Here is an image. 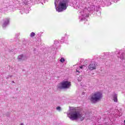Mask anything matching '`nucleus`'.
<instances>
[{"label": "nucleus", "mask_w": 125, "mask_h": 125, "mask_svg": "<svg viewBox=\"0 0 125 125\" xmlns=\"http://www.w3.org/2000/svg\"><path fill=\"white\" fill-rule=\"evenodd\" d=\"M61 41H64V38H63V37H62V38Z\"/></svg>", "instance_id": "19"}, {"label": "nucleus", "mask_w": 125, "mask_h": 125, "mask_svg": "<svg viewBox=\"0 0 125 125\" xmlns=\"http://www.w3.org/2000/svg\"><path fill=\"white\" fill-rule=\"evenodd\" d=\"M97 68V63L94 61V60H92L91 61L90 64L88 66V69L89 71H93Z\"/></svg>", "instance_id": "6"}, {"label": "nucleus", "mask_w": 125, "mask_h": 125, "mask_svg": "<svg viewBox=\"0 0 125 125\" xmlns=\"http://www.w3.org/2000/svg\"><path fill=\"white\" fill-rule=\"evenodd\" d=\"M102 93L100 92H96L93 94L91 97L90 101L92 103H96L102 98Z\"/></svg>", "instance_id": "4"}, {"label": "nucleus", "mask_w": 125, "mask_h": 125, "mask_svg": "<svg viewBox=\"0 0 125 125\" xmlns=\"http://www.w3.org/2000/svg\"><path fill=\"white\" fill-rule=\"evenodd\" d=\"M23 3H24L23 5H24V4H25V5H26V4H27L28 2H27V1H23Z\"/></svg>", "instance_id": "17"}, {"label": "nucleus", "mask_w": 125, "mask_h": 125, "mask_svg": "<svg viewBox=\"0 0 125 125\" xmlns=\"http://www.w3.org/2000/svg\"><path fill=\"white\" fill-rule=\"evenodd\" d=\"M113 101L114 102H118V95L117 94H115L113 96Z\"/></svg>", "instance_id": "12"}, {"label": "nucleus", "mask_w": 125, "mask_h": 125, "mask_svg": "<svg viewBox=\"0 0 125 125\" xmlns=\"http://www.w3.org/2000/svg\"><path fill=\"white\" fill-rule=\"evenodd\" d=\"M36 34H35V33H34V32H32L31 33V34H30V37H31V38H33V37H35V35Z\"/></svg>", "instance_id": "15"}, {"label": "nucleus", "mask_w": 125, "mask_h": 125, "mask_svg": "<svg viewBox=\"0 0 125 125\" xmlns=\"http://www.w3.org/2000/svg\"><path fill=\"white\" fill-rule=\"evenodd\" d=\"M90 11H95V6L94 5H90L88 8H85L80 12L79 19H80V21H85V19L88 17Z\"/></svg>", "instance_id": "2"}, {"label": "nucleus", "mask_w": 125, "mask_h": 125, "mask_svg": "<svg viewBox=\"0 0 125 125\" xmlns=\"http://www.w3.org/2000/svg\"><path fill=\"white\" fill-rule=\"evenodd\" d=\"M125 56V53L123 51H120L119 52V55H118V58H120L121 60H124V57Z\"/></svg>", "instance_id": "9"}, {"label": "nucleus", "mask_w": 125, "mask_h": 125, "mask_svg": "<svg viewBox=\"0 0 125 125\" xmlns=\"http://www.w3.org/2000/svg\"><path fill=\"white\" fill-rule=\"evenodd\" d=\"M85 67V65H81V66H79V68H77L76 69V72H78V73H81V72H82V70H81L83 69Z\"/></svg>", "instance_id": "10"}, {"label": "nucleus", "mask_w": 125, "mask_h": 125, "mask_svg": "<svg viewBox=\"0 0 125 125\" xmlns=\"http://www.w3.org/2000/svg\"><path fill=\"white\" fill-rule=\"evenodd\" d=\"M9 78V77H6V79H8Z\"/></svg>", "instance_id": "21"}, {"label": "nucleus", "mask_w": 125, "mask_h": 125, "mask_svg": "<svg viewBox=\"0 0 125 125\" xmlns=\"http://www.w3.org/2000/svg\"><path fill=\"white\" fill-rule=\"evenodd\" d=\"M9 77H10V78H11L12 77V75H10L9 76Z\"/></svg>", "instance_id": "20"}, {"label": "nucleus", "mask_w": 125, "mask_h": 125, "mask_svg": "<svg viewBox=\"0 0 125 125\" xmlns=\"http://www.w3.org/2000/svg\"><path fill=\"white\" fill-rule=\"evenodd\" d=\"M70 86L71 83L68 81L62 82L60 84H58L57 86L58 89H66L69 88Z\"/></svg>", "instance_id": "5"}, {"label": "nucleus", "mask_w": 125, "mask_h": 125, "mask_svg": "<svg viewBox=\"0 0 125 125\" xmlns=\"http://www.w3.org/2000/svg\"><path fill=\"white\" fill-rule=\"evenodd\" d=\"M95 11H96V14L98 15V16L101 15V11H100V7L99 6L95 7Z\"/></svg>", "instance_id": "7"}, {"label": "nucleus", "mask_w": 125, "mask_h": 125, "mask_svg": "<svg viewBox=\"0 0 125 125\" xmlns=\"http://www.w3.org/2000/svg\"><path fill=\"white\" fill-rule=\"evenodd\" d=\"M60 61L61 63H64V62H65V59H64V58H62Z\"/></svg>", "instance_id": "14"}, {"label": "nucleus", "mask_w": 125, "mask_h": 125, "mask_svg": "<svg viewBox=\"0 0 125 125\" xmlns=\"http://www.w3.org/2000/svg\"><path fill=\"white\" fill-rule=\"evenodd\" d=\"M9 24V19L7 18L4 20V22L3 23L2 27L3 28H5L7 25Z\"/></svg>", "instance_id": "8"}, {"label": "nucleus", "mask_w": 125, "mask_h": 125, "mask_svg": "<svg viewBox=\"0 0 125 125\" xmlns=\"http://www.w3.org/2000/svg\"><path fill=\"white\" fill-rule=\"evenodd\" d=\"M24 59L25 56H24L23 55H21L18 57V60H19V61H23V60H24Z\"/></svg>", "instance_id": "11"}, {"label": "nucleus", "mask_w": 125, "mask_h": 125, "mask_svg": "<svg viewBox=\"0 0 125 125\" xmlns=\"http://www.w3.org/2000/svg\"><path fill=\"white\" fill-rule=\"evenodd\" d=\"M67 0H55V6L58 12H62L63 10L67 9Z\"/></svg>", "instance_id": "3"}, {"label": "nucleus", "mask_w": 125, "mask_h": 125, "mask_svg": "<svg viewBox=\"0 0 125 125\" xmlns=\"http://www.w3.org/2000/svg\"><path fill=\"white\" fill-rule=\"evenodd\" d=\"M104 55H109V53H104Z\"/></svg>", "instance_id": "18"}, {"label": "nucleus", "mask_w": 125, "mask_h": 125, "mask_svg": "<svg viewBox=\"0 0 125 125\" xmlns=\"http://www.w3.org/2000/svg\"><path fill=\"white\" fill-rule=\"evenodd\" d=\"M57 110H58V111H61V107L60 106H58L57 107Z\"/></svg>", "instance_id": "16"}, {"label": "nucleus", "mask_w": 125, "mask_h": 125, "mask_svg": "<svg viewBox=\"0 0 125 125\" xmlns=\"http://www.w3.org/2000/svg\"><path fill=\"white\" fill-rule=\"evenodd\" d=\"M76 9H78V8H80V6H81V5H80V3H77L76 4Z\"/></svg>", "instance_id": "13"}, {"label": "nucleus", "mask_w": 125, "mask_h": 125, "mask_svg": "<svg viewBox=\"0 0 125 125\" xmlns=\"http://www.w3.org/2000/svg\"><path fill=\"white\" fill-rule=\"evenodd\" d=\"M67 116L71 121H76L78 119H80V121H83L85 118V114H81L79 111L73 109L69 110V113H67Z\"/></svg>", "instance_id": "1"}]
</instances>
